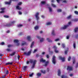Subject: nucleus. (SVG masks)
Returning a JSON list of instances; mask_svg holds the SVG:
<instances>
[{
	"instance_id": "0e129e2a",
	"label": "nucleus",
	"mask_w": 78,
	"mask_h": 78,
	"mask_svg": "<svg viewBox=\"0 0 78 78\" xmlns=\"http://www.w3.org/2000/svg\"><path fill=\"white\" fill-rule=\"evenodd\" d=\"M10 32V30H8L7 31V33H9Z\"/></svg>"
},
{
	"instance_id": "c756f323",
	"label": "nucleus",
	"mask_w": 78,
	"mask_h": 78,
	"mask_svg": "<svg viewBox=\"0 0 78 78\" xmlns=\"http://www.w3.org/2000/svg\"><path fill=\"white\" fill-rule=\"evenodd\" d=\"M11 1H10L9 2H5V4H7V5H9L10 4H11Z\"/></svg>"
},
{
	"instance_id": "4468645a",
	"label": "nucleus",
	"mask_w": 78,
	"mask_h": 78,
	"mask_svg": "<svg viewBox=\"0 0 78 78\" xmlns=\"http://www.w3.org/2000/svg\"><path fill=\"white\" fill-rule=\"evenodd\" d=\"M52 35H53V36H55V30H53L51 33Z\"/></svg>"
},
{
	"instance_id": "aec40b11",
	"label": "nucleus",
	"mask_w": 78,
	"mask_h": 78,
	"mask_svg": "<svg viewBox=\"0 0 78 78\" xmlns=\"http://www.w3.org/2000/svg\"><path fill=\"white\" fill-rule=\"evenodd\" d=\"M62 78H68V77L66 76L62 75Z\"/></svg>"
},
{
	"instance_id": "b1692460",
	"label": "nucleus",
	"mask_w": 78,
	"mask_h": 78,
	"mask_svg": "<svg viewBox=\"0 0 78 78\" xmlns=\"http://www.w3.org/2000/svg\"><path fill=\"white\" fill-rule=\"evenodd\" d=\"M41 73H44V74H45V70H44V71H43L42 70H41Z\"/></svg>"
},
{
	"instance_id": "f257e3e1",
	"label": "nucleus",
	"mask_w": 78,
	"mask_h": 78,
	"mask_svg": "<svg viewBox=\"0 0 78 78\" xmlns=\"http://www.w3.org/2000/svg\"><path fill=\"white\" fill-rule=\"evenodd\" d=\"M30 63H31V64H32V63H33V64L31 67V68L34 69V67L35 66H36V62H37V61L35 60H34L33 59H30Z\"/></svg>"
},
{
	"instance_id": "0eeeda50",
	"label": "nucleus",
	"mask_w": 78,
	"mask_h": 78,
	"mask_svg": "<svg viewBox=\"0 0 78 78\" xmlns=\"http://www.w3.org/2000/svg\"><path fill=\"white\" fill-rule=\"evenodd\" d=\"M14 42L16 43V46H19V40H14Z\"/></svg>"
},
{
	"instance_id": "39448f33",
	"label": "nucleus",
	"mask_w": 78,
	"mask_h": 78,
	"mask_svg": "<svg viewBox=\"0 0 78 78\" xmlns=\"http://www.w3.org/2000/svg\"><path fill=\"white\" fill-rule=\"evenodd\" d=\"M31 51H30L28 52L27 53V52L24 53V55H25L27 56L30 55H31Z\"/></svg>"
},
{
	"instance_id": "58836bf2",
	"label": "nucleus",
	"mask_w": 78,
	"mask_h": 78,
	"mask_svg": "<svg viewBox=\"0 0 78 78\" xmlns=\"http://www.w3.org/2000/svg\"><path fill=\"white\" fill-rule=\"evenodd\" d=\"M4 17H5V18H8L9 17V16L6 15H4Z\"/></svg>"
},
{
	"instance_id": "4d7b16f0",
	"label": "nucleus",
	"mask_w": 78,
	"mask_h": 78,
	"mask_svg": "<svg viewBox=\"0 0 78 78\" xmlns=\"http://www.w3.org/2000/svg\"><path fill=\"white\" fill-rule=\"evenodd\" d=\"M49 57H50L49 56V55H46V58H48H48H49Z\"/></svg>"
},
{
	"instance_id": "603ef678",
	"label": "nucleus",
	"mask_w": 78,
	"mask_h": 78,
	"mask_svg": "<svg viewBox=\"0 0 78 78\" xmlns=\"http://www.w3.org/2000/svg\"><path fill=\"white\" fill-rule=\"evenodd\" d=\"M36 56L37 58H38V57H39V56H40V55H39V54H37Z\"/></svg>"
},
{
	"instance_id": "9b49d317",
	"label": "nucleus",
	"mask_w": 78,
	"mask_h": 78,
	"mask_svg": "<svg viewBox=\"0 0 78 78\" xmlns=\"http://www.w3.org/2000/svg\"><path fill=\"white\" fill-rule=\"evenodd\" d=\"M6 9V8H1V9L2 10V11H1L0 12V13H4L5 12V11L4 10Z\"/></svg>"
},
{
	"instance_id": "473e14b6",
	"label": "nucleus",
	"mask_w": 78,
	"mask_h": 78,
	"mask_svg": "<svg viewBox=\"0 0 78 78\" xmlns=\"http://www.w3.org/2000/svg\"><path fill=\"white\" fill-rule=\"evenodd\" d=\"M73 21L74 22H77V21H78V19H75L73 20Z\"/></svg>"
},
{
	"instance_id": "ddd939ff",
	"label": "nucleus",
	"mask_w": 78,
	"mask_h": 78,
	"mask_svg": "<svg viewBox=\"0 0 78 78\" xmlns=\"http://www.w3.org/2000/svg\"><path fill=\"white\" fill-rule=\"evenodd\" d=\"M27 40L28 41H31V37H30V36H28L27 37Z\"/></svg>"
},
{
	"instance_id": "49530a36",
	"label": "nucleus",
	"mask_w": 78,
	"mask_h": 78,
	"mask_svg": "<svg viewBox=\"0 0 78 78\" xmlns=\"http://www.w3.org/2000/svg\"><path fill=\"white\" fill-rule=\"evenodd\" d=\"M52 6L54 7H56V5H55L54 4H52Z\"/></svg>"
},
{
	"instance_id": "09e8293b",
	"label": "nucleus",
	"mask_w": 78,
	"mask_h": 78,
	"mask_svg": "<svg viewBox=\"0 0 78 78\" xmlns=\"http://www.w3.org/2000/svg\"><path fill=\"white\" fill-rule=\"evenodd\" d=\"M30 61L29 62V61L27 60V61L26 62V63L27 64H29L30 63Z\"/></svg>"
},
{
	"instance_id": "9d476101",
	"label": "nucleus",
	"mask_w": 78,
	"mask_h": 78,
	"mask_svg": "<svg viewBox=\"0 0 78 78\" xmlns=\"http://www.w3.org/2000/svg\"><path fill=\"white\" fill-rule=\"evenodd\" d=\"M67 70H69L70 71L71 70H72V67H71V66H67Z\"/></svg>"
},
{
	"instance_id": "423d86ee",
	"label": "nucleus",
	"mask_w": 78,
	"mask_h": 78,
	"mask_svg": "<svg viewBox=\"0 0 78 78\" xmlns=\"http://www.w3.org/2000/svg\"><path fill=\"white\" fill-rule=\"evenodd\" d=\"M53 48H54L55 51H54L55 53H58L59 52V51H58V50H57V47H56V46H54L53 47Z\"/></svg>"
},
{
	"instance_id": "a18cd8bd",
	"label": "nucleus",
	"mask_w": 78,
	"mask_h": 78,
	"mask_svg": "<svg viewBox=\"0 0 78 78\" xmlns=\"http://www.w3.org/2000/svg\"><path fill=\"white\" fill-rule=\"evenodd\" d=\"M6 50L7 51H11V49H6Z\"/></svg>"
},
{
	"instance_id": "dca6fc26",
	"label": "nucleus",
	"mask_w": 78,
	"mask_h": 78,
	"mask_svg": "<svg viewBox=\"0 0 78 78\" xmlns=\"http://www.w3.org/2000/svg\"><path fill=\"white\" fill-rule=\"evenodd\" d=\"M61 74V71L60 69H58V76H60V75Z\"/></svg>"
},
{
	"instance_id": "2eb2a0df",
	"label": "nucleus",
	"mask_w": 78,
	"mask_h": 78,
	"mask_svg": "<svg viewBox=\"0 0 78 78\" xmlns=\"http://www.w3.org/2000/svg\"><path fill=\"white\" fill-rule=\"evenodd\" d=\"M26 44H27V43H26V42L25 41H23V43H22L21 45L22 46H23V45H26Z\"/></svg>"
},
{
	"instance_id": "4c0bfd02",
	"label": "nucleus",
	"mask_w": 78,
	"mask_h": 78,
	"mask_svg": "<svg viewBox=\"0 0 78 78\" xmlns=\"http://www.w3.org/2000/svg\"><path fill=\"white\" fill-rule=\"evenodd\" d=\"M33 75H34V73H32L31 74L29 75V76H30V77H31V76H33Z\"/></svg>"
},
{
	"instance_id": "f704fd0d",
	"label": "nucleus",
	"mask_w": 78,
	"mask_h": 78,
	"mask_svg": "<svg viewBox=\"0 0 78 78\" xmlns=\"http://www.w3.org/2000/svg\"><path fill=\"white\" fill-rule=\"evenodd\" d=\"M44 41V38H42L41 40H40L41 42H43V41Z\"/></svg>"
},
{
	"instance_id": "f8f14e48",
	"label": "nucleus",
	"mask_w": 78,
	"mask_h": 78,
	"mask_svg": "<svg viewBox=\"0 0 78 78\" xmlns=\"http://www.w3.org/2000/svg\"><path fill=\"white\" fill-rule=\"evenodd\" d=\"M40 62H45V60L43 59V58H41L40 60Z\"/></svg>"
},
{
	"instance_id": "f03ea898",
	"label": "nucleus",
	"mask_w": 78,
	"mask_h": 78,
	"mask_svg": "<svg viewBox=\"0 0 78 78\" xmlns=\"http://www.w3.org/2000/svg\"><path fill=\"white\" fill-rule=\"evenodd\" d=\"M15 23V21H12V22L11 23H9L8 24H6L5 26L8 27H11V26H12V25L14 24V23Z\"/></svg>"
},
{
	"instance_id": "8fccbe9b",
	"label": "nucleus",
	"mask_w": 78,
	"mask_h": 78,
	"mask_svg": "<svg viewBox=\"0 0 78 78\" xmlns=\"http://www.w3.org/2000/svg\"><path fill=\"white\" fill-rule=\"evenodd\" d=\"M18 13H19V14H20V15H21V14H22V12H21L20 11L18 12Z\"/></svg>"
},
{
	"instance_id": "e433bc0d",
	"label": "nucleus",
	"mask_w": 78,
	"mask_h": 78,
	"mask_svg": "<svg viewBox=\"0 0 78 78\" xmlns=\"http://www.w3.org/2000/svg\"><path fill=\"white\" fill-rule=\"evenodd\" d=\"M71 18V15H70L69 16L67 17V19H69Z\"/></svg>"
},
{
	"instance_id": "bb28decb",
	"label": "nucleus",
	"mask_w": 78,
	"mask_h": 78,
	"mask_svg": "<svg viewBox=\"0 0 78 78\" xmlns=\"http://www.w3.org/2000/svg\"><path fill=\"white\" fill-rule=\"evenodd\" d=\"M68 51H69V49H68L67 50H66L65 51V55H67V53L68 52Z\"/></svg>"
},
{
	"instance_id": "c03bdc74",
	"label": "nucleus",
	"mask_w": 78,
	"mask_h": 78,
	"mask_svg": "<svg viewBox=\"0 0 78 78\" xmlns=\"http://www.w3.org/2000/svg\"><path fill=\"white\" fill-rule=\"evenodd\" d=\"M9 73V72L8 71V70H7V71L6 72L5 74L6 75H8V74Z\"/></svg>"
},
{
	"instance_id": "de8ad7c7",
	"label": "nucleus",
	"mask_w": 78,
	"mask_h": 78,
	"mask_svg": "<svg viewBox=\"0 0 78 78\" xmlns=\"http://www.w3.org/2000/svg\"><path fill=\"white\" fill-rule=\"evenodd\" d=\"M69 37H70V36H67L66 39H69Z\"/></svg>"
},
{
	"instance_id": "bf43d9fd",
	"label": "nucleus",
	"mask_w": 78,
	"mask_h": 78,
	"mask_svg": "<svg viewBox=\"0 0 78 78\" xmlns=\"http://www.w3.org/2000/svg\"><path fill=\"white\" fill-rule=\"evenodd\" d=\"M61 0H56L57 2L58 3H59V2H60V1H61Z\"/></svg>"
},
{
	"instance_id": "6e6552de",
	"label": "nucleus",
	"mask_w": 78,
	"mask_h": 78,
	"mask_svg": "<svg viewBox=\"0 0 78 78\" xmlns=\"http://www.w3.org/2000/svg\"><path fill=\"white\" fill-rule=\"evenodd\" d=\"M39 13L38 12L36 13L35 15L36 18H37V20L38 21V20H39V17L38 16L39 15Z\"/></svg>"
},
{
	"instance_id": "c9c22d12",
	"label": "nucleus",
	"mask_w": 78,
	"mask_h": 78,
	"mask_svg": "<svg viewBox=\"0 0 78 78\" xmlns=\"http://www.w3.org/2000/svg\"><path fill=\"white\" fill-rule=\"evenodd\" d=\"M62 47H63V48H65V44H62Z\"/></svg>"
},
{
	"instance_id": "a878e982",
	"label": "nucleus",
	"mask_w": 78,
	"mask_h": 78,
	"mask_svg": "<svg viewBox=\"0 0 78 78\" xmlns=\"http://www.w3.org/2000/svg\"><path fill=\"white\" fill-rule=\"evenodd\" d=\"M37 76H41V73H38L37 74Z\"/></svg>"
},
{
	"instance_id": "20e7f679",
	"label": "nucleus",
	"mask_w": 78,
	"mask_h": 78,
	"mask_svg": "<svg viewBox=\"0 0 78 78\" xmlns=\"http://www.w3.org/2000/svg\"><path fill=\"white\" fill-rule=\"evenodd\" d=\"M55 58H56V57H55V56H54L52 58V63L54 64H56V59H55Z\"/></svg>"
},
{
	"instance_id": "a211bd4d",
	"label": "nucleus",
	"mask_w": 78,
	"mask_h": 78,
	"mask_svg": "<svg viewBox=\"0 0 78 78\" xmlns=\"http://www.w3.org/2000/svg\"><path fill=\"white\" fill-rule=\"evenodd\" d=\"M47 40L48 41V42H52V41H51V40L50 39H49V38H47Z\"/></svg>"
},
{
	"instance_id": "37998d69",
	"label": "nucleus",
	"mask_w": 78,
	"mask_h": 78,
	"mask_svg": "<svg viewBox=\"0 0 78 78\" xmlns=\"http://www.w3.org/2000/svg\"><path fill=\"white\" fill-rule=\"evenodd\" d=\"M71 59V57H69V58H68V61H70V60Z\"/></svg>"
},
{
	"instance_id": "2f4dec72",
	"label": "nucleus",
	"mask_w": 78,
	"mask_h": 78,
	"mask_svg": "<svg viewBox=\"0 0 78 78\" xmlns=\"http://www.w3.org/2000/svg\"><path fill=\"white\" fill-rule=\"evenodd\" d=\"M41 4H42V5H44V4H45V1L41 2Z\"/></svg>"
},
{
	"instance_id": "c85d7f7f",
	"label": "nucleus",
	"mask_w": 78,
	"mask_h": 78,
	"mask_svg": "<svg viewBox=\"0 0 78 78\" xmlns=\"http://www.w3.org/2000/svg\"><path fill=\"white\" fill-rule=\"evenodd\" d=\"M78 30V27L76 28L75 29V31L76 33V32H77V31Z\"/></svg>"
},
{
	"instance_id": "7ed1b4c3",
	"label": "nucleus",
	"mask_w": 78,
	"mask_h": 78,
	"mask_svg": "<svg viewBox=\"0 0 78 78\" xmlns=\"http://www.w3.org/2000/svg\"><path fill=\"white\" fill-rule=\"evenodd\" d=\"M69 27V25H65L64 26V27H62L61 28V30H65V29H66L67 28H68V27Z\"/></svg>"
},
{
	"instance_id": "864d4df0",
	"label": "nucleus",
	"mask_w": 78,
	"mask_h": 78,
	"mask_svg": "<svg viewBox=\"0 0 78 78\" xmlns=\"http://www.w3.org/2000/svg\"><path fill=\"white\" fill-rule=\"evenodd\" d=\"M63 3H67V1L66 0L63 1Z\"/></svg>"
},
{
	"instance_id": "6e6d98bb",
	"label": "nucleus",
	"mask_w": 78,
	"mask_h": 78,
	"mask_svg": "<svg viewBox=\"0 0 78 78\" xmlns=\"http://www.w3.org/2000/svg\"><path fill=\"white\" fill-rule=\"evenodd\" d=\"M0 44L1 45H4V44H5V43H4V42H2L0 43Z\"/></svg>"
},
{
	"instance_id": "393cba45",
	"label": "nucleus",
	"mask_w": 78,
	"mask_h": 78,
	"mask_svg": "<svg viewBox=\"0 0 78 78\" xmlns=\"http://www.w3.org/2000/svg\"><path fill=\"white\" fill-rule=\"evenodd\" d=\"M49 63V62L48 61L46 62L45 63V66H47V65H48V64Z\"/></svg>"
},
{
	"instance_id": "79ce46f5",
	"label": "nucleus",
	"mask_w": 78,
	"mask_h": 78,
	"mask_svg": "<svg viewBox=\"0 0 78 78\" xmlns=\"http://www.w3.org/2000/svg\"><path fill=\"white\" fill-rule=\"evenodd\" d=\"M74 13L78 15V12H77V11H75L74 12Z\"/></svg>"
},
{
	"instance_id": "e2e57ef3",
	"label": "nucleus",
	"mask_w": 78,
	"mask_h": 78,
	"mask_svg": "<svg viewBox=\"0 0 78 78\" xmlns=\"http://www.w3.org/2000/svg\"><path fill=\"white\" fill-rule=\"evenodd\" d=\"M59 38L56 39L55 40V41H59Z\"/></svg>"
},
{
	"instance_id": "774afa93",
	"label": "nucleus",
	"mask_w": 78,
	"mask_h": 78,
	"mask_svg": "<svg viewBox=\"0 0 78 78\" xmlns=\"http://www.w3.org/2000/svg\"><path fill=\"white\" fill-rule=\"evenodd\" d=\"M70 76H73V74H71L69 75Z\"/></svg>"
},
{
	"instance_id": "052dcab7",
	"label": "nucleus",
	"mask_w": 78,
	"mask_h": 78,
	"mask_svg": "<svg viewBox=\"0 0 78 78\" xmlns=\"http://www.w3.org/2000/svg\"><path fill=\"white\" fill-rule=\"evenodd\" d=\"M37 38H38V39H41V37L39 36H37Z\"/></svg>"
},
{
	"instance_id": "412c9836",
	"label": "nucleus",
	"mask_w": 78,
	"mask_h": 78,
	"mask_svg": "<svg viewBox=\"0 0 78 78\" xmlns=\"http://www.w3.org/2000/svg\"><path fill=\"white\" fill-rule=\"evenodd\" d=\"M27 68V66H24L23 68V70H26V69Z\"/></svg>"
},
{
	"instance_id": "1a4fd4ad",
	"label": "nucleus",
	"mask_w": 78,
	"mask_h": 78,
	"mask_svg": "<svg viewBox=\"0 0 78 78\" xmlns=\"http://www.w3.org/2000/svg\"><path fill=\"white\" fill-rule=\"evenodd\" d=\"M59 59L62 60V62H64V61H65V57H64L62 58L61 56H59Z\"/></svg>"
},
{
	"instance_id": "3c124183",
	"label": "nucleus",
	"mask_w": 78,
	"mask_h": 78,
	"mask_svg": "<svg viewBox=\"0 0 78 78\" xmlns=\"http://www.w3.org/2000/svg\"><path fill=\"white\" fill-rule=\"evenodd\" d=\"M20 56L18 55V60H19V59H20Z\"/></svg>"
},
{
	"instance_id": "f3484780",
	"label": "nucleus",
	"mask_w": 78,
	"mask_h": 78,
	"mask_svg": "<svg viewBox=\"0 0 78 78\" xmlns=\"http://www.w3.org/2000/svg\"><path fill=\"white\" fill-rule=\"evenodd\" d=\"M34 42H32L30 46L31 48H33V47L34 46Z\"/></svg>"
},
{
	"instance_id": "cd10ccee",
	"label": "nucleus",
	"mask_w": 78,
	"mask_h": 78,
	"mask_svg": "<svg viewBox=\"0 0 78 78\" xmlns=\"http://www.w3.org/2000/svg\"><path fill=\"white\" fill-rule=\"evenodd\" d=\"M73 47L75 49V48H76V44H75V43H74Z\"/></svg>"
},
{
	"instance_id": "69168bd1",
	"label": "nucleus",
	"mask_w": 78,
	"mask_h": 78,
	"mask_svg": "<svg viewBox=\"0 0 78 78\" xmlns=\"http://www.w3.org/2000/svg\"><path fill=\"white\" fill-rule=\"evenodd\" d=\"M5 76H6V75L3 76H2V78H5Z\"/></svg>"
},
{
	"instance_id": "680f3d73",
	"label": "nucleus",
	"mask_w": 78,
	"mask_h": 78,
	"mask_svg": "<svg viewBox=\"0 0 78 78\" xmlns=\"http://www.w3.org/2000/svg\"><path fill=\"white\" fill-rule=\"evenodd\" d=\"M13 63V62H10V63H9V65H12V63Z\"/></svg>"
},
{
	"instance_id": "a19ab883",
	"label": "nucleus",
	"mask_w": 78,
	"mask_h": 78,
	"mask_svg": "<svg viewBox=\"0 0 78 78\" xmlns=\"http://www.w3.org/2000/svg\"><path fill=\"white\" fill-rule=\"evenodd\" d=\"M58 12H61L62 11V10L61 9H58L57 10Z\"/></svg>"
},
{
	"instance_id": "ea45409f",
	"label": "nucleus",
	"mask_w": 78,
	"mask_h": 78,
	"mask_svg": "<svg viewBox=\"0 0 78 78\" xmlns=\"http://www.w3.org/2000/svg\"><path fill=\"white\" fill-rule=\"evenodd\" d=\"M48 8L49 9V11L50 12H51V11H52V9H51V8L50 7H48Z\"/></svg>"
},
{
	"instance_id": "6ab92c4d",
	"label": "nucleus",
	"mask_w": 78,
	"mask_h": 78,
	"mask_svg": "<svg viewBox=\"0 0 78 78\" xmlns=\"http://www.w3.org/2000/svg\"><path fill=\"white\" fill-rule=\"evenodd\" d=\"M16 8L17 9H19V10H20L22 9L21 8H20L19 6H16Z\"/></svg>"
},
{
	"instance_id": "338daca9",
	"label": "nucleus",
	"mask_w": 78,
	"mask_h": 78,
	"mask_svg": "<svg viewBox=\"0 0 78 78\" xmlns=\"http://www.w3.org/2000/svg\"><path fill=\"white\" fill-rule=\"evenodd\" d=\"M3 56V54H0V56H1V57H2Z\"/></svg>"
},
{
	"instance_id": "5701e85b",
	"label": "nucleus",
	"mask_w": 78,
	"mask_h": 78,
	"mask_svg": "<svg viewBox=\"0 0 78 78\" xmlns=\"http://www.w3.org/2000/svg\"><path fill=\"white\" fill-rule=\"evenodd\" d=\"M38 28H39V27L38 26H36L34 27V29L35 30H38Z\"/></svg>"
},
{
	"instance_id": "4be33fe9",
	"label": "nucleus",
	"mask_w": 78,
	"mask_h": 78,
	"mask_svg": "<svg viewBox=\"0 0 78 78\" xmlns=\"http://www.w3.org/2000/svg\"><path fill=\"white\" fill-rule=\"evenodd\" d=\"M15 54H16V52H14L12 54H10V55L11 56H14V55H15Z\"/></svg>"
},
{
	"instance_id": "5fc2aeb1",
	"label": "nucleus",
	"mask_w": 78,
	"mask_h": 78,
	"mask_svg": "<svg viewBox=\"0 0 78 78\" xmlns=\"http://www.w3.org/2000/svg\"><path fill=\"white\" fill-rule=\"evenodd\" d=\"M21 4H22V3L21 2H19V3L18 4V5H21Z\"/></svg>"
},
{
	"instance_id": "7c9ffc66",
	"label": "nucleus",
	"mask_w": 78,
	"mask_h": 78,
	"mask_svg": "<svg viewBox=\"0 0 78 78\" xmlns=\"http://www.w3.org/2000/svg\"><path fill=\"white\" fill-rule=\"evenodd\" d=\"M18 27H23V25L22 24H19L17 26Z\"/></svg>"
},
{
	"instance_id": "72a5a7b5",
	"label": "nucleus",
	"mask_w": 78,
	"mask_h": 78,
	"mask_svg": "<svg viewBox=\"0 0 78 78\" xmlns=\"http://www.w3.org/2000/svg\"><path fill=\"white\" fill-rule=\"evenodd\" d=\"M51 23L50 22H48L47 23V25H51Z\"/></svg>"
},
{
	"instance_id": "13d9d810",
	"label": "nucleus",
	"mask_w": 78,
	"mask_h": 78,
	"mask_svg": "<svg viewBox=\"0 0 78 78\" xmlns=\"http://www.w3.org/2000/svg\"><path fill=\"white\" fill-rule=\"evenodd\" d=\"M78 67V63H77L76 64V68H77Z\"/></svg>"
}]
</instances>
